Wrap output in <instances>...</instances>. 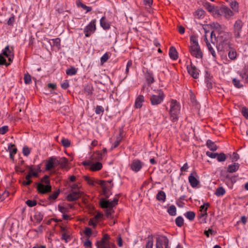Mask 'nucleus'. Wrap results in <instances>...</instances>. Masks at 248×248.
I'll use <instances>...</instances> for the list:
<instances>
[{
    "instance_id": "nucleus-39",
    "label": "nucleus",
    "mask_w": 248,
    "mask_h": 248,
    "mask_svg": "<svg viewBox=\"0 0 248 248\" xmlns=\"http://www.w3.org/2000/svg\"><path fill=\"white\" fill-rule=\"evenodd\" d=\"M204 16V11L202 9H198L195 13V16L198 19L202 18Z\"/></svg>"
},
{
    "instance_id": "nucleus-25",
    "label": "nucleus",
    "mask_w": 248,
    "mask_h": 248,
    "mask_svg": "<svg viewBox=\"0 0 248 248\" xmlns=\"http://www.w3.org/2000/svg\"><path fill=\"white\" fill-rule=\"evenodd\" d=\"M92 161L90 170L93 171L100 170L102 168V164L101 163L97 162L95 163Z\"/></svg>"
},
{
    "instance_id": "nucleus-52",
    "label": "nucleus",
    "mask_w": 248,
    "mask_h": 248,
    "mask_svg": "<svg viewBox=\"0 0 248 248\" xmlns=\"http://www.w3.org/2000/svg\"><path fill=\"white\" fill-rule=\"evenodd\" d=\"M100 248H117L116 245L113 243H107L106 244L100 245Z\"/></svg>"
},
{
    "instance_id": "nucleus-47",
    "label": "nucleus",
    "mask_w": 248,
    "mask_h": 248,
    "mask_svg": "<svg viewBox=\"0 0 248 248\" xmlns=\"http://www.w3.org/2000/svg\"><path fill=\"white\" fill-rule=\"evenodd\" d=\"M62 240H64L65 243H68L71 240V237L68 233L64 232L62 234Z\"/></svg>"
},
{
    "instance_id": "nucleus-38",
    "label": "nucleus",
    "mask_w": 248,
    "mask_h": 248,
    "mask_svg": "<svg viewBox=\"0 0 248 248\" xmlns=\"http://www.w3.org/2000/svg\"><path fill=\"white\" fill-rule=\"evenodd\" d=\"M168 213L171 216L176 215V208L174 205H170L168 209Z\"/></svg>"
},
{
    "instance_id": "nucleus-54",
    "label": "nucleus",
    "mask_w": 248,
    "mask_h": 248,
    "mask_svg": "<svg viewBox=\"0 0 248 248\" xmlns=\"http://www.w3.org/2000/svg\"><path fill=\"white\" fill-rule=\"evenodd\" d=\"M24 82L26 84H28L31 82V76L28 74H25L24 77Z\"/></svg>"
},
{
    "instance_id": "nucleus-6",
    "label": "nucleus",
    "mask_w": 248,
    "mask_h": 248,
    "mask_svg": "<svg viewBox=\"0 0 248 248\" xmlns=\"http://www.w3.org/2000/svg\"><path fill=\"white\" fill-rule=\"evenodd\" d=\"M155 94L151 95L150 101L153 106H157L160 104L164 99L165 95L162 90L155 91Z\"/></svg>"
},
{
    "instance_id": "nucleus-63",
    "label": "nucleus",
    "mask_w": 248,
    "mask_h": 248,
    "mask_svg": "<svg viewBox=\"0 0 248 248\" xmlns=\"http://www.w3.org/2000/svg\"><path fill=\"white\" fill-rule=\"evenodd\" d=\"M84 180L87 182V183L90 185L93 186L94 185V181L90 177L87 176H84Z\"/></svg>"
},
{
    "instance_id": "nucleus-43",
    "label": "nucleus",
    "mask_w": 248,
    "mask_h": 248,
    "mask_svg": "<svg viewBox=\"0 0 248 248\" xmlns=\"http://www.w3.org/2000/svg\"><path fill=\"white\" fill-rule=\"evenodd\" d=\"M8 149L9 150V152L12 154H16L17 152V149L15 147V145L14 144L10 143L8 145Z\"/></svg>"
},
{
    "instance_id": "nucleus-27",
    "label": "nucleus",
    "mask_w": 248,
    "mask_h": 248,
    "mask_svg": "<svg viewBox=\"0 0 248 248\" xmlns=\"http://www.w3.org/2000/svg\"><path fill=\"white\" fill-rule=\"evenodd\" d=\"M228 57L231 60H235L237 58V53L236 50L232 46L228 49Z\"/></svg>"
},
{
    "instance_id": "nucleus-51",
    "label": "nucleus",
    "mask_w": 248,
    "mask_h": 248,
    "mask_svg": "<svg viewBox=\"0 0 248 248\" xmlns=\"http://www.w3.org/2000/svg\"><path fill=\"white\" fill-rule=\"evenodd\" d=\"M26 167L27 168L29 169L30 171L31 172L32 177H38L39 172L33 171V166H27Z\"/></svg>"
},
{
    "instance_id": "nucleus-45",
    "label": "nucleus",
    "mask_w": 248,
    "mask_h": 248,
    "mask_svg": "<svg viewBox=\"0 0 248 248\" xmlns=\"http://www.w3.org/2000/svg\"><path fill=\"white\" fill-rule=\"evenodd\" d=\"M232 82L233 85L237 88H241L243 87V85L240 82V81L236 78H233Z\"/></svg>"
},
{
    "instance_id": "nucleus-17",
    "label": "nucleus",
    "mask_w": 248,
    "mask_h": 248,
    "mask_svg": "<svg viewBox=\"0 0 248 248\" xmlns=\"http://www.w3.org/2000/svg\"><path fill=\"white\" fill-rule=\"evenodd\" d=\"M156 243L166 247L169 244V240L167 236L159 235L156 238Z\"/></svg>"
},
{
    "instance_id": "nucleus-23",
    "label": "nucleus",
    "mask_w": 248,
    "mask_h": 248,
    "mask_svg": "<svg viewBox=\"0 0 248 248\" xmlns=\"http://www.w3.org/2000/svg\"><path fill=\"white\" fill-rule=\"evenodd\" d=\"M101 27L105 30H109L110 28V23L106 19L105 16H103L100 21Z\"/></svg>"
},
{
    "instance_id": "nucleus-10",
    "label": "nucleus",
    "mask_w": 248,
    "mask_h": 248,
    "mask_svg": "<svg viewBox=\"0 0 248 248\" xmlns=\"http://www.w3.org/2000/svg\"><path fill=\"white\" fill-rule=\"evenodd\" d=\"M99 184L102 188L103 195L106 199H108L109 197V191L112 187L113 185H109L106 181L101 180L99 182Z\"/></svg>"
},
{
    "instance_id": "nucleus-15",
    "label": "nucleus",
    "mask_w": 248,
    "mask_h": 248,
    "mask_svg": "<svg viewBox=\"0 0 248 248\" xmlns=\"http://www.w3.org/2000/svg\"><path fill=\"white\" fill-rule=\"evenodd\" d=\"M57 162L58 160L54 157H51L46 161V170H50L51 169L55 168L57 166Z\"/></svg>"
},
{
    "instance_id": "nucleus-34",
    "label": "nucleus",
    "mask_w": 248,
    "mask_h": 248,
    "mask_svg": "<svg viewBox=\"0 0 248 248\" xmlns=\"http://www.w3.org/2000/svg\"><path fill=\"white\" fill-rule=\"evenodd\" d=\"M60 190L59 189L56 191L54 192L52 194H50L48 198V200H55L59 196V194H60Z\"/></svg>"
},
{
    "instance_id": "nucleus-53",
    "label": "nucleus",
    "mask_w": 248,
    "mask_h": 248,
    "mask_svg": "<svg viewBox=\"0 0 248 248\" xmlns=\"http://www.w3.org/2000/svg\"><path fill=\"white\" fill-rule=\"evenodd\" d=\"M209 206H210V204L208 202H206L200 206V211L201 212L207 213V209L209 207Z\"/></svg>"
},
{
    "instance_id": "nucleus-13",
    "label": "nucleus",
    "mask_w": 248,
    "mask_h": 248,
    "mask_svg": "<svg viewBox=\"0 0 248 248\" xmlns=\"http://www.w3.org/2000/svg\"><path fill=\"white\" fill-rule=\"evenodd\" d=\"M144 78L148 85L150 86L155 82L154 75L152 71L146 69L143 71Z\"/></svg>"
},
{
    "instance_id": "nucleus-41",
    "label": "nucleus",
    "mask_w": 248,
    "mask_h": 248,
    "mask_svg": "<svg viewBox=\"0 0 248 248\" xmlns=\"http://www.w3.org/2000/svg\"><path fill=\"white\" fill-rule=\"evenodd\" d=\"M175 223L179 227H181L184 225V219L181 216L178 217L175 219Z\"/></svg>"
},
{
    "instance_id": "nucleus-35",
    "label": "nucleus",
    "mask_w": 248,
    "mask_h": 248,
    "mask_svg": "<svg viewBox=\"0 0 248 248\" xmlns=\"http://www.w3.org/2000/svg\"><path fill=\"white\" fill-rule=\"evenodd\" d=\"M226 193L225 189L222 186L218 187L215 192V194L217 197L223 196Z\"/></svg>"
},
{
    "instance_id": "nucleus-12",
    "label": "nucleus",
    "mask_w": 248,
    "mask_h": 248,
    "mask_svg": "<svg viewBox=\"0 0 248 248\" xmlns=\"http://www.w3.org/2000/svg\"><path fill=\"white\" fill-rule=\"evenodd\" d=\"M144 165V163L139 159H136L132 161L130 165V169L134 172H139Z\"/></svg>"
},
{
    "instance_id": "nucleus-40",
    "label": "nucleus",
    "mask_w": 248,
    "mask_h": 248,
    "mask_svg": "<svg viewBox=\"0 0 248 248\" xmlns=\"http://www.w3.org/2000/svg\"><path fill=\"white\" fill-rule=\"evenodd\" d=\"M203 233L207 237H209L210 234L213 236L217 234V232L214 231L212 228H209L208 230H205Z\"/></svg>"
},
{
    "instance_id": "nucleus-8",
    "label": "nucleus",
    "mask_w": 248,
    "mask_h": 248,
    "mask_svg": "<svg viewBox=\"0 0 248 248\" xmlns=\"http://www.w3.org/2000/svg\"><path fill=\"white\" fill-rule=\"evenodd\" d=\"M243 26L244 23L241 19H237L235 22L233 26V33L235 39L241 38V33L242 32Z\"/></svg>"
},
{
    "instance_id": "nucleus-26",
    "label": "nucleus",
    "mask_w": 248,
    "mask_h": 248,
    "mask_svg": "<svg viewBox=\"0 0 248 248\" xmlns=\"http://www.w3.org/2000/svg\"><path fill=\"white\" fill-rule=\"evenodd\" d=\"M169 56L170 59L176 60L178 58V52L174 46H171L169 49Z\"/></svg>"
},
{
    "instance_id": "nucleus-20",
    "label": "nucleus",
    "mask_w": 248,
    "mask_h": 248,
    "mask_svg": "<svg viewBox=\"0 0 248 248\" xmlns=\"http://www.w3.org/2000/svg\"><path fill=\"white\" fill-rule=\"evenodd\" d=\"M231 47H232V44L229 41L220 40L218 49L221 48V50H228Z\"/></svg>"
},
{
    "instance_id": "nucleus-11",
    "label": "nucleus",
    "mask_w": 248,
    "mask_h": 248,
    "mask_svg": "<svg viewBox=\"0 0 248 248\" xmlns=\"http://www.w3.org/2000/svg\"><path fill=\"white\" fill-rule=\"evenodd\" d=\"M199 176L196 171H192L188 176V181L191 186L193 187H196L200 184V181L198 180Z\"/></svg>"
},
{
    "instance_id": "nucleus-62",
    "label": "nucleus",
    "mask_w": 248,
    "mask_h": 248,
    "mask_svg": "<svg viewBox=\"0 0 248 248\" xmlns=\"http://www.w3.org/2000/svg\"><path fill=\"white\" fill-rule=\"evenodd\" d=\"M9 130L8 126L7 125L3 126L0 127V134L2 135L5 134Z\"/></svg>"
},
{
    "instance_id": "nucleus-37",
    "label": "nucleus",
    "mask_w": 248,
    "mask_h": 248,
    "mask_svg": "<svg viewBox=\"0 0 248 248\" xmlns=\"http://www.w3.org/2000/svg\"><path fill=\"white\" fill-rule=\"evenodd\" d=\"M78 69L74 67H71L70 68L67 69L66 70V73L67 75L73 76L77 74Z\"/></svg>"
},
{
    "instance_id": "nucleus-30",
    "label": "nucleus",
    "mask_w": 248,
    "mask_h": 248,
    "mask_svg": "<svg viewBox=\"0 0 248 248\" xmlns=\"http://www.w3.org/2000/svg\"><path fill=\"white\" fill-rule=\"evenodd\" d=\"M166 195L163 191H159L156 196V199L159 201L164 202L166 200Z\"/></svg>"
},
{
    "instance_id": "nucleus-4",
    "label": "nucleus",
    "mask_w": 248,
    "mask_h": 248,
    "mask_svg": "<svg viewBox=\"0 0 248 248\" xmlns=\"http://www.w3.org/2000/svg\"><path fill=\"white\" fill-rule=\"evenodd\" d=\"M14 48L10 47L9 46H7L0 54V65H5L8 66L10 63H7L6 61L5 58L7 57L10 62H12L13 60Z\"/></svg>"
},
{
    "instance_id": "nucleus-3",
    "label": "nucleus",
    "mask_w": 248,
    "mask_h": 248,
    "mask_svg": "<svg viewBox=\"0 0 248 248\" xmlns=\"http://www.w3.org/2000/svg\"><path fill=\"white\" fill-rule=\"evenodd\" d=\"M191 55L196 58L200 59L202 58V52L199 46L197 38L196 36H190V46L189 48Z\"/></svg>"
},
{
    "instance_id": "nucleus-14",
    "label": "nucleus",
    "mask_w": 248,
    "mask_h": 248,
    "mask_svg": "<svg viewBox=\"0 0 248 248\" xmlns=\"http://www.w3.org/2000/svg\"><path fill=\"white\" fill-rule=\"evenodd\" d=\"M83 194V193L80 191H72L71 193L67 196L66 199L69 202H74L79 199Z\"/></svg>"
},
{
    "instance_id": "nucleus-18",
    "label": "nucleus",
    "mask_w": 248,
    "mask_h": 248,
    "mask_svg": "<svg viewBox=\"0 0 248 248\" xmlns=\"http://www.w3.org/2000/svg\"><path fill=\"white\" fill-rule=\"evenodd\" d=\"M187 69L188 73L194 78H197L199 76V73L195 66L188 65Z\"/></svg>"
},
{
    "instance_id": "nucleus-57",
    "label": "nucleus",
    "mask_w": 248,
    "mask_h": 248,
    "mask_svg": "<svg viewBox=\"0 0 248 248\" xmlns=\"http://www.w3.org/2000/svg\"><path fill=\"white\" fill-rule=\"evenodd\" d=\"M241 113L243 116L248 120V108L246 107H243L241 109Z\"/></svg>"
},
{
    "instance_id": "nucleus-32",
    "label": "nucleus",
    "mask_w": 248,
    "mask_h": 248,
    "mask_svg": "<svg viewBox=\"0 0 248 248\" xmlns=\"http://www.w3.org/2000/svg\"><path fill=\"white\" fill-rule=\"evenodd\" d=\"M68 161L66 158L62 157L61 161L58 160V162H57V166L60 165L62 168H65L67 165Z\"/></svg>"
},
{
    "instance_id": "nucleus-44",
    "label": "nucleus",
    "mask_w": 248,
    "mask_h": 248,
    "mask_svg": "<svg viewBox=\"0 0 248 248\" xmlns=\"http://www.w3.org/2000/svg\"><path fill=\"white\" fill-rule=\"evenodd\" d=\"M217 160L218 162H224L226 160L227 157L226 155L223 153H218L217 156Z\"/></svg>"
},
{
    "instance_id": "nucleus-29",
    "label": "nucleus",
    "mask_w": 248,
    "mask_h": 248,
    "mask_svg": "<svg viewBox=\"0 0 248 248\" xmlns=\"http://www.w3.org/2000/svg\"><path fill=\"white\" fill-rule=\"evenodd\" d=\"M206 146L212 151H216L217 149V146L215 143L210 140H208L206 141Z\"/></svg>"
},
{
    "instance_id": "nucleus-55",
    "label": "nucleus",
    "mask_w": 248,
    "mask_h": 248,
    "mask_svg": "<svg viewBox=\"0 0 248 248\" xmlns=\"http://www.w3.org/2000/svg\"><path fill=\"white\" fill-rule=\"evenodd\" d=\"M104 111V109L103 107L101 106H97L95 108V113L96 114H103Z\"/></svg>"
},
{
    "instance_id": "nucleus-59",
    "label": "nucleus",
    "mask_w": 248,
    "mask_h": 248,
    "mask_svg": "<svg viewBox=\"0 0 248 248\" xmlns=\"http://www.w3.org/2000/svg\"><path fill=\"white\" fill-rule=\"evenodd\" d=\"M97 220L93 217L90 219L89 221V225L93 226V228H95L97 226Z\"/></svg>"
},
{
    "instance_id": "nucleus-42",
    "label": "nucleus",
    "mask_w": 248,
    "mask_h": 248,
    "mask_svg": "<svg viewBox=\"0 0 248 248\" xmlns=\"http://www.w3.org/2000/svg\"><path fill=\"white\" fill-rule=\"evenodd\" d=\"M44 215L41 212H36L34 216V218L37 222H40L43 218Z\"/></svg>"
},
{
    "instance_id": "nucleus-33",
    "label": "nucleus",
    "mask_w": 248,
    "mask_h": 248,
    "mask_svg": "<svg viewBox=\"0 0 248 248\" xmlns=\"http://www.w3.org/2000/svg\"><path fill=\"white\" fill-rule=\"evenodd\" d=\"M184 216L190 221H192L195 217V213L193 211H187L184 214Z\"/></svg>"
},
{
    "instance_id": "nucleus-16",
    "label": "nucleus",
    "mask_w": 248,
    "mask_h": 248,
    "mask_svg": "<svg viewBox=\"0 0 248 248\" xmlns=\"http://www.w3.org/2000/svg\"><path fill=\"white\" fill-rule=\"evenodd\" d=\"M203 7L210 13H212L215 16L217 15V10L218 7L212 5L209 2H205L203 3Z\"/></svg>"
},
{
    "instance_id": "nucleus-48",
    "label": "nucleus",
    "mask_w": 248,
    "mask_h": 248,
    "mask_svg": "<svg viewBox=\"0 0 248 248\" xmlns=\"http://www.w3.org/2000/svg\"><path fill=\"white\" fill-rule=\"evenodd\" d=\"M61 143L65 148H68L70 146V141L67 139L62 138L61 140Z\"/></svg>"
},
{
    "instance_id": "nucleus-31",
    "label": "nucleus",
    "mask_w": 248,
    "mask_h": 248,
    "mask_svg": "<svg viewBox=\"0 0 248 248\" xmlns=\"http://www.w3.org/2000/svg\"><path fill=\"white\" fill-rule=\"evenodd\" d=\"M102 159V154L99 151H97L94 153L91 156V159L92 161L100 160Z\"/></svg>"
},
{
    "instance_id": "nucleus-36",
    "label": "nucleus",
    "mask_w": 248,
    "mask_h": 248,
    "mask_svg": "<svg viewBox=\"0 0 248 248\" xmlns=\"http://www.w3.org/2000/svg\"><path fill=\"white\" fill-rule=\"evenodd\" d=\"M206 45H207V46L209 51L212 54V56L213 57L214 59H216V58H217L216 53L214 48L212 47V45L208 42L206 43Z\"/></svg>"
},
{
    "instance_id": "nucleus-56",
    "label": "nucleus",
    "mask_w": 248,
    "mask_h": 248,
    "mask_svg": "<svg viewBox=\"0 0 248 248\" xmlns=\"http://www.w3.org/2000/svg\"><path fill=\"white\" fill-rule=\"evenodd\" d=\"M214 28L218 32V34L220 31H223L222 26L217 23L214 24Z\"/></svg>"
},
{
    "instance_id": "nucleus-46",
    "label": "nucleus",
    "mask_w": 248,
    "mask_h": 248,
    "mask_svg": "<svg viewBox=\"0 0 248 248\" xmlns=\"http://www.w3.org/2000/svg\"><path fill=\"white\" fill-rule=\"evenodd\" d=\"M230 6L234 12H238L239 9L238 3L236 1H232L231 3Z\"/></svg>"
},
{
    "instance_id": "nucleus-60",
    "label": "nucleus",
    "mask_w": 248,
    "mask_h": 248,
    "mask_svg": "<svg viewBox=\"0 0 248 248\" xmlns=\"http://www.w3.org/2000/svg\"><path fill=\"white\" fill-rule=\"evenodd\" d=\"M109 59L108 55L107 53H105L101 58L100 61L101 64H103L106 62Z\"/></svg>"
},
{
    "instance_id": "nucleus-50",
    "label": "nucleus",
    "mask_w": 248,
    "mask_h": 248,
    "mask_svg": "<svg viewBox=\"0 0 248 248\" xmlns=\"http://www.w3.org/2000/svg\"><path fill=\"white\" fill-rule=\"evenodd\" d=\"M15 22V16L12 15L8 19L7 24L8 26L13 27Z\"/></svg>"
},
{
    "instance_id": "nucleus-5",
    "label": "nucleus",
    "mask_w": 248,
    "mask_h": 248,
    "mask_svg": "<svg viewBox=\"0 0 248 248\" xmlns=\"http://www.w3.org/2000/svg\"><path fill=\"white\" fill-rule=\"evenodd\" d=\"M180 110L179 103L176 100H172L170 103V114L172 122H176L178 120V114Z\"/></svg>"
},
{
    "instance_id": "nucleus-58",
    "label": "nucleus",
    "mask_w": 248,
    "mask_h": 248,
    "mask_svg": "<svg viewBox=\"0 0 248 248\" xmlns=\"http://www.w3.org/2000/svg\"><path fill=\"white\" fill-rule=\"evenodd\" d=\"M26 203L29 207H33L37 204V202L35 200H28L26 202Z\"/></svg>"
},
{
    "instance_id": "nucleus-1",
    "label": "nucleus",
    "mask_w": 248,
    "mask_h": 248,
    "mask_svg": "<svg viewBox=\"0 0 248 248\" xmlns=\"http://www.w3.org/2000/svg\"><path fill=\"white\" fill-rule=\"evenodd\" d=\"M119 199L115 197L112 201L102 199L99 202V204L102 208L105 209V212L107 217H112V214L114 213V207L118 204Z\"/></svg>"
},
{
    "instance_id": "nucleus-61",
    "label": "nucleus",
    "mask_w": 248,
    "mask_h": 248,
    "mask_svg": "<svg viewBox=\"0 0 248 248\" xmlns=\"http://www.w3.org/2000/svg\"><path fill=\"white\" fill-rule=\"evenodd\" d=\"M22 153L25 156H27L30 155L31 150L27 146H24L22 149Z\"/></svg>"
},
{
    "instance_id": "nucleus-2",
    "label": "nucleus",
    "mask_w": 248,
    "mask_h": 248,
    "mask_svg": "<svg viewBox=\"0 0 248 248\" xmlns=\"http://www.w3.org/2000/svg\"><path fill=\"white\" fill-rule=\"evenodd\" d=\"M48 175H45L41 180L40 183H36V188L39 194H45L51 191L52 187Z\"/></svg>"
},
{
    "instance_id": "nucleus-24",
    "label": "nucleus",
    "mask_w": 248,
    "mask_h": 248,
    "mask_svg": "<svg viewBox=\"0 0 248 248\" xmlns=\"http://www.w3.org/2000/svg\"><path fill=\"white\" fill-rule=\"evenodd\" d=\"M240 167V164L238 163H234L230 165L227 168V172L229 173H233L237 171Z\"/></svg>"
},
{
    "instance_id": "nucleus-19",
    "label": "nucleus",
    "mask_w": 248,
    "mask_h": 248,
    "mask_svg": "<svg viewBox=\"0 0 248 248\" xmlns=\"http://www.w3.org/2000/svg\"><path fill=\"white\" fill-rule=\"evenodd\" d=\"M110 237L108 234H105L100 241H97L96 242V246L97 248H100V245L107 244V243H111L109 241Z\"/></svg>"
},
{
    "instance_id": "nucleus-9",
    "label": "nucleus",
    "mask_w": 248,
    "mask_h": 248,
    "mask_svg": "<svg viewBox=\"0 0 248 248\" xmlns=\"http://www.w3.org/2000/svg\"><path fill=\"white\" fill-rule=\"evenodd\" d=\"M96 22L95 19H93L90 23L85 27L84 30V33L87 37H90L92 33H93L95 31L96 28Z\"/></svg>"
},
{
    "instance_id": "nucleus-64",
    "label": "nucleus",
    "mask_w": 248,
    "mask_h": 248,
    "mask_svg": "<svg viewBox=\"0 0 248 248\" xmlns=\"http://www.w3.org/2000/svg\"><path fill=\"white\" fill-rule=\"evenodd\" d=\"M84 233L87 237H90L92 234V230L91 228L86 227Z\"/></svg>"
},
{
    "instance_id": "nucleus-21",
    "label": "nucleus",
    "mask_w": 248,
    "mask_h": 248,
    "mask_svg": "<svg viewBox=\"0 0 248 248\" xmlns=\"http://www.w3.org/2000/svg\"><path fill=\"white\" fill-rule=\"evenodd\" d=\"M218 38L219 40L229 41L231 38V33L229 32H225L220 31L218 34Z\"/></svg>"
},
{
    "instance_id": "nucleus-22",
    "label": "nucleus",
    "mask_w": 248,
    "mask_h": 248,
    "mask_svg": "<svg viewBox=\"0 0 248 248\" xmlns=\"http://www.w3.org/2000/svg\"><path fill=\"white\" fill-rule=\"evenodd\" d=\"M144 102V97L142 95H139L136 99L134 106L136 108H140Z\"/></svg>"
},
{
    "instance_id": "nucleus-49",
    "label": "nucleus",
    "mask_w": 248,
    "mask_h": 248,
    "mask_svg": "<svg viewBox=\"0 0 248 248\" xmlns=\"http://www.w3.org/2000/svg\"><path fill=\"white\" fill-rule=\"evenodd\" d=\"M53 46L57 47L58 49L60 48L61 46V39L59 38H56L52 39Z\"/></svg>"
},
{
    "instance_id": "nucleus-7",
    "label": "nucleus",
    "mask_w": 248,
    "mask_h": 248,
    "mask_svg": "<svg viewBox=\"0 0 248 248\" xmlns=\"http://www.w3.org/2000/svg\"><path fill=\"white\" fill-rule=\"evenodd\" d=\"M217 16H224L227 19H230L234 16V12L226 6L218 7L217 13Z\"/></svg>"
},
{
    "instance_id": "nucleus-28",
    "label": "nucleus",
    "mask_w": 248,
    "mask_h": 248,
    "mask_svg": "<svg viewBox=\"0 0 248 248\" xmlns=\"http://www.w3.org/2000/svg\"><path fill=\"white\" fill-rule=\"evenodd\" d=\"M123 131L122 130H120L119 136L117 137L116 140L114 142L111 147L112 149L117 147L118 145L120 144L123 138Z\"/></svg>"
}]
</instances>
